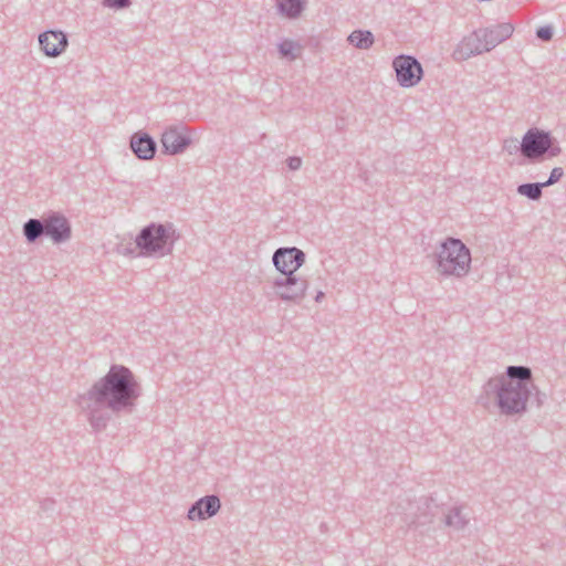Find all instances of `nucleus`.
I'll return each mask as SVG.
<instances>
[{"label": "nucleus", "instance_id": "obj_1", "mask_svg": "<svg viewBox=\"0 0 566 566\" xmlns=\"http://www.w3.org/2000/svg\"><path fill=\"white\" fill-rule=\"evenodd\" d=\"M143 389L133 371L124 366L114 364L109 370L78 398L104 402L114 415H130L134 412Z\"/></svg>", "mask_w": 566, "mask_h": 566}, {"label": "nucleus", "instance_id": "obj_2", "mask_svg": "<svg viewBox=\"0 0 566 566\" xmlns=\"http://www.w3.org/2000/svg\"><path fill=\"white\" fill-rule=\"evenodd\" d=\"M533 389L532 370L522 365L507 366L504 375L492 377L483 385L485 396L495 397V406L505 417L524 415Z\"/></svg>", "mask_w": 566, "mask_h": 566}, {"label": "nucleus", "instance_id": "obj_3", "mask_svg": "<svg viewBox=\"0 0 566 566\" xmlns=\"http://www.w3.org/2000/svg\"><path fill=\"white\" fill-rule=\"evenodd\" d=\"M22 233L28 243H35L48 237L54 244L69 241L72 237L70 220L59 211H50L42 218H31L23 223Z\"/></svg>", "mask_w": 566, "mask_h": 566}, {"label": "nucleus", "instance_id": "obj_4", "mask_svg": "<svg viewBox=\"0 0 566 566\" xmlns=\"http://www.w3.org/2000/svg\"><path fill=\"white\" fill-rule=\"evenodd\" d=\"M470 249L457 238H447L436 253L437 272L443 276L463 277L470 271Z\"/></svg>", "mask_w": 566, "mask_h": 566}, {"label": "nucleus", "instance_id": "obj_5", "mask_svg": "<svg viewBox=\"0 0 566 566\" xmlns=\"http://www.w3.org/2000/svg\"><path fill=\"white\" fill-rule=\"evenodd\" d=\"M177 239L172 224L151 222L139 231L135 243L144 256H165L172 252Z\"/></svg>", "mask_w": 566, "mask_h": 566}, {"label": "nucleus", "instance_id": "obj_6", "mask_svg": "<svg viewBox=\"0 0 566 566\" xmlns=\"http://www.w3.org/2000/svg\"><path fill=\"white\" fill-rule=\"evenodd\" d=\"M522 156L528 163H539L545 158L557 157L562 148L551 132L530 128L522 138Z\"/></svg>", "mask_w": 566, "mask_h": 566}, {"label": "nucleus", "instance_id": "obj_7", "mask_svg": "<svg viewBox=\"0 0 566 566\" xmlns=\"http://www.w3.org/2000/svg\"><path fill=\"white\" fill-rule=\"evenodd\" d=\"M272 286L281 301L298 304L306 294L308 282L296 274L287 273L283 277L275 279Z\"/></svg>", "mask_w": 566, "mask_h": 566}, {"label": "nucleus", "instance_id": "obj_8", "mask_svg": "<svg viewBox=\"0 0 566 566\" xmlns=\"http://www.w3.org/2000/svg\"><path fill=\"white\" fill-rule=\"evenodd\" d=\"M407 504L408 512L403 513V522L409 527L417 528L431 524L439 511V506L432 497L422 496L416 502L407 501Z\"/></svg>", "mask_w": 566, "mask_h": 566}, {"label": "nucleus", "instance_id": "obj_9", "mask_svg": "<svg viewBox=\"0 0 566 566\" xmlns=\"http://www.w3.org/2000/svg\"><path fill=\"white\" fill-rule=\"evenodd\" d=\"M396 78L401 87L416 86L423 77L421 63L412 55L400 54L392 61Z\"/></svg>", "mask_w": 566, "mask_h": 566}, {"label": "nucleus", "instance_id": "obj_10", "mask_svg": "<svg viewBox=\"0 0 566 566\" xmlns=\"http://www.w3.org/2000/svg\"><path fill=\"white\" fill-rule=\"evenodd\" d=\"M272 262L283 275L295 274L305 262V253L296 247L279 248L273 253Z\"/></svg>", "mask_w": 566, "mask_h": 566}, {"label": "nucleus", "instance_id": "obj_11", "mask_svg": "<svg viewBox=\"0 0 566 566\" xmlns=\"http://www.w3.org/2000/svg\"><path fill=\"white\" fill-rule=\"evenodd\" d=\"M483 52H488V50L479 29L462 39L453 51L452 56L455 61H465L471 56L482 54Z\"/></svg>", "mask_w": 566, "mask_h": 566}, {"label": "nucleus", "instance_id": "obj_12", "mask_svg": "<svg viewBox=\"0 0 566 566\" xmlns=\"http://www.w3.org/2000/svg\"><path fill=\"white\" fill-rule=\"evenodd\" d=\"M39 44L46 56L56 57L69 44L67 35L60 30H48L39 35Z\"/></svg>", "mask_w": 566, "mask_h": 566}, {"label": "nucleus", "instance_id": "obj_13", "mask_svg": "<svg viewBox=\"0 0 566 566\" xmlns=\"http://www.w3.org/2000/svg\"><path fill=\"white\" fill-rule=\"evenodd\" d=\"M129 148L140 160H150L157 151L156 140L146 132L138 130L130 136Z\"/></svg>", "mask_w": 566, "mask_h": 566}, {"label": "nucleus", "instance_id": "obj_14", "mask_svg": "<svg viewBox=\"0 0 566 566\" xmlns=\"http://www.w3.org/2000/svg\"><path fill=\"white\" fill-rule=\"evenodd\" d=\"M161 145L165 154L176 155L182 153L191 143L190 137L182 128L169 127L161 135Z\"/></svg>", "mask_w": 566, "mask_h": 566}, {"label": "nucleus", "instance_id": "obj_15", "mask_svg": "<svg viewBox=\"0 0 566 566\" xmlns=\"http://www.w3.org/2000/svg\"><path fill=\"white\" fill-rule=\"evenodd\" d=\"M84 401L86 406L83 407V410L86 412L90 426L95 432L103 431L107 427L111 420V413L113 412L104 406V402H97L95 400Z\"/></svg>", "mask_w": 566, "mask_h": 566}, {"label": "nucleus", "instance_id": "obj_16", "mask_svg": "<svg viewBox=\"0 0 566 566\" xmlns=\"http://www.w3.org/2000/svg\"><path fill=\"white\" fill-rule=\"evenodd\" d=\"M480 31L489 52L500 43L507 40L512 35L514 27L509 22H503L489 28L480 29Z\"/></svg>", "mask_w": 566, "mask_h": 566}, {"label": "nucleus", "instance_id": "obj_17", "mask_svg": "<svg viewBox=\"0 0 566 566\" xmlns=\"http://www.w3.org/2000/svg\"><path fill=\"white\" fill-rule=\"evenodd\" d=\"M190 521H203L212 517V494H207L196 501L188 510Z\"/></svg>", "mask_w": 566, "mask_h": 566}, {"label": "nucleus", "instance_id": "obj_18", "mask_svg": "<svg viewBox=\"0 0 566 566\" xmlns=\"http://www.w3.org/2000/svg\"><path fill=\"white\" fill-rule=\"evenodd\" d=\"M348 42L357 49L368 50L375 42V36L369 30H355L348 35Z\"/></svg>", "mask_w": 566, "mask_h": 566}, {"label": "nucleus", "instance_id": "obj_19", "mask_svg": "<svg viewBox=\"0 0 566 566\" xmlns=\"http://www.w3.org/2000/svg\"><path fill=\"white\" fill-rule=\"evenodd\" d=\"M279 12L289 18L296 19L298 18L304 10V1L303 0H279L277 1Z\"/></svg>", "mask_w": 566, "mask_h": 566}, {"label": "nucleus", "instance_id": "obj_20", "mask_svg": "<svg viewBox=\"0 0 566 566\" xmlns=\"http://www.w3.org/2000/svg\"><path fill=\"white\" fill-rule=\"evenodd\" d=\"M546 187L543 182H525L517 186L516 191L518 195L526 197L530 200L537 201L543 196V189Z\"/></svg>", "mask_w": 566, "mask_h": 566}, {"label": "nucleus", "instance_id": "obj_21", "mask_svg": "<svg viewBox=\"0 0 566 566\" xmlns=\"http://www.w3.org/2000/svg\"><path fill=\"white\" fill-rule=\"evenodd\" d=\"M469 520L462 515L460 507H452L444 517V524L455 531H461L468 525Z\"/></svg>", "mask_w": 566, "mask_h": 566}, {"label": "nucleus", "instance_id": "obj_22", "mask_svg": "<svg viewBox=\"0 0 566 566\" xmlns=\"http://www.w3.org/2000/svg\"><path fill=\"white\" fill-rule=\"evenodd\" d=\"M277 49L283 57H287L290 61H294L297 59L302 48L296 42L284 39L279 43Z\"/></svg>", "mask_w": 566, "mask_h": 566}, {"label": "nucleus", "instance_id": "obj_23", "mask_svg": "<svg viewBox=\"0 0 566 566\" xmlns=\"http://www.w3.org/2000/svg\"><path fill=\"white\" fill-rule=\"evenodd\" d=\"M522 140L518 142L515 137H510L503 140V150L506 151L509 155H514L517 153L522 154Z\"/></svg>", "mask_w": 566, "mask_h": 566}, {"label": "nucleus", "instance_id": "obj_24", "mask_svg": "<svg viewBox=\"0 0 566 566\" xmlns=\"http://www.w3.org/2000/svg\"><path fill=\"white\" fill-rule=\"evenodd\" d=\"M553 35H554V29L552 25H543L536 30L537 39H539L544 42L551 41Z\"/></svg>", "mask_w": 566, "mask_h": 566}, {"label": "nucleus", "instance_id": "obj_25", "mask_svg": "<svg viewBox=\"0 0 566 566\" xmlns=\"http://www.w3.org/2000/svg\"><path fill=\"white\" fill-rule=\"evenodd\" d=\"M132 4L130 0H103V6L106 8L120 10L128 8Z\"/></svg>", "mask_w": 566, "mask_h": 566}, {"label": "nucleus", "instance_id": "obj_26", "mask_svg": "<svg viewBox=\"0 0 566 566\" xmlns=\"http://www.w3.org/2000/svg\"><path fill=\"white\" fill-rule=\"evenodd\" d=\"M563 176H564L563 168L555 167V168L552 169L548 179L546 181H544L543 184H545L546 187H549V186L558 182L562 179Z\"/></svg>", "mask_w": 566, "mask_h": 566}, {"label": "nucleus", "instance_id": "obj_27", "mask_svg": "<svg viewBox=\"0 0 566 566\" xmlns=\"http://www.w3.org/2000/svg\"><path fill=\"white\" fill-rule=\"evenodd\" d=\"M532 396H534V402L536 403L537 408H541L547 399L546 394L538 390L536 386L535 389H533Z\"/></svg>", "mask_w": 566, "mask_h": 566}, {"label": "nucleus", "instance_id": "obj_28", "mask_svg": "<svg viewBox=\"0 0 566 566\" xmlns=\"http://www.w3.org/2000/svg\"><path fill=\"white\" fill-rule=\"evenodd\" d=\"M286 164L290 170H298L302 166V158L298 156H290L286 159Z\"/></svg>", "mask_w": 566, "mask_h": 566}, {"label": "nucleus", "instance_id": "obj_29", "mask_svg": "<svg viewBox=\"0 0 566 566\" xmlns=\"http://www.w3.org/2000/svg\"><path fill=\"white\" fill-rule=\"evenodd\" d=\"M53 504H54V501H53V500H51V499H46V500H44V501H43V503H42V509H44V510H49V509H51V507H52V505H53Z\"/></svg>", "mask_w": 566, "mask_h": 566}, {"label": "nucleus", "instance_id": "obj_30", "mask_svg": "<svg viewBox=\"0 0 566 566\" xmlns=\"http://www.w3.org/2000/svg\"><path fill=\"white\" fill-rule=\"evenodd\" d=\"M221 507V502H220V499L214 495V515L219 512Z\"/></svg>", "mask_w": 566, "mask_h": 566}, {"label": "nucleus", "instance_id": "obj_31", "mask_svg": "<svg viewBox=\"0 0 566 566\" xmlns=\"http://www.w3.org/2000/svg\"><path fill=\"white\" fill-rule=\"evenodd\" d=\"M324 297H325V293H324V292H322V291H318V292H317V294H316V296H315V301H316L317 303H319Z\"/></svg>", "mask_w": 566, "mask_h": 566}]
</instances>
